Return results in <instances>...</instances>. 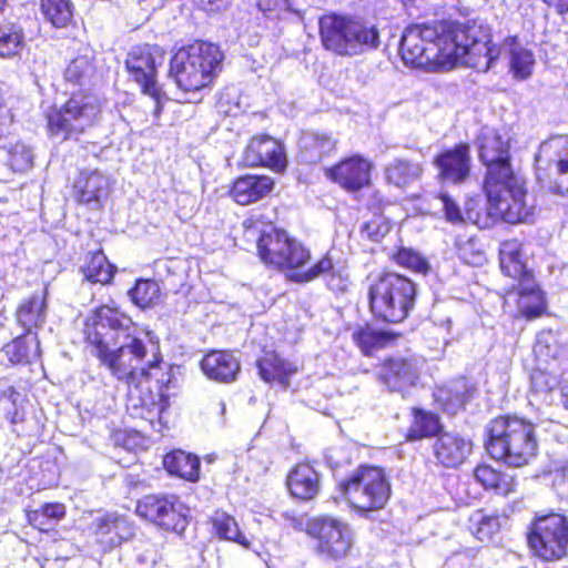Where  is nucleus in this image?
<instances>
[{
	"mask_svg": "<svg viewBox=\"0 0 568 568\" xmlns=\"http://www.w3.org/2000/svg\"><path fill=\"white\" fill-rule=\"evenodd\" d=\"M470 529L474 536L480 541L490 540L499 531V518L487 516L483 510H477L470 516Z\"/></svg>",
	"mask_w": 568,
	"mask_h": 568,
	"instance_id": "obj_48",
	"label": "nucleus"
},
{
	"mask_svg": "<svg viewBox=\"0 0 568 568\" xmlns=\"http://www.w3.org/2000/svg\"><path fill=\"white\" fill-rule=\"evenodd\" d=\"M273 185V180L266 175L241 176L234 181L231 196L237 204L247 205L265 197Z\"/></svg>",
	"mask_w": 568,
	"mask_h": 568,
	"instance_id": "obj_27",
	"label": "nucleus"
},
{
	"mask_svg": "<svg viewBox=\"0 0 568 568\" xmlns=\"http://www.w3.org/2000/svg\"><path fill=\"white\" fill-rule=\"evenodd\" d=\"M17 321L28 333L41 327L47 318V305L43 296L33 295L24 300L17 310Z\"/></svg>",
	"mask_w": 568,
	"mask_h": 568,
	"instance_id": "obj_35",
	"label": "nucleus"
},
{
	"mask_svg": "<svg viewBox=\"0 0 568 568\" xmlns=\"http://www.w3.org/2000/svg\"><path fill=\"white\" fill-rule=\"evenodd\" d=\"M82 271L88 281L106 284L111 282L115 267L111 265L105 255L99 251L90 255Z\"/></svg>",
	"mask_w": 568,
	"mask_h": 568,
	"instance_id": "obj_41",
	"label": "nucleus"
},
{
	"mask_svg": "<svg viewBox=\"0 0 568 568\" xmlns=\"http://www.w3.org/2000/svg\"><path fill=\"white\" fill-rule=\"evenodd\" d=\"M372 163L355 154L326 171V176L347 191H358L369 184Z\"/></svg>",
	"mask_w": 568,
	"mask_h": 568,
	"instance_id": "obj_20",
	"label": "nucleus"
},
{
	"mask_svg": "<svg viewBox=\"0 0 568 568\" xmlns=\"http://www.w3.org/2000/svg\"><path fill=\"white\" fill-rule=\"evenodd\" d=\"M364 230L372 240L378 241L389 231V226L388 224L382 222L379 219H376L367 222L364 226Z\"/></svg>",
	"mask_w": 568,
	"mask_h": 568,
	"instance_id": "obj_56",
	"label": "nucleus"
},
{
	"mask_svg": "<svg viewBox=\"0 0 568 568\" xmlns=\"http://www.w3.org/2000/svg\"><path fill=\"white\" fill-rule=\"evenodd\" d=\"M321 42L327 51L339 57L363 54L379 45V32L363 18L328 13L320 18Z\"/></svg>",
	"mask_w": 568,
	"mask_h": 568,
	"instance_id": "obj_4",
	"label": "nucleus"
},
{
	"mask_svg": "<svg viewBox=\"0 0 568 568\" xmlns=\"http://www.w3.org/2000/svg\"><path fill=\"white\" fill-rule=\"evenodd\" d=\"M548 6L556 8L557 12L565 14L568 12V0H544Z\"/></svg>",
	"mask_w": 568,
	"mask_h": 568,
	"instance_id": "obj_58",
	"label": "nucleus"
},
{
	"mask_svg": "<svg viewBox=\"0 0 568 568\" xmlns=\"http://www.w3.org/2000/svg\"><path fill=\"white\" fill-rule=\"evenodd\" d=\"M287 236L285 231L270 227L263 231L257 239V252L262 262L278 270L280 263H284L283 250H287Z\"/></svg>",
	"mask_w": 568,
	"mask_h": 568,
	"instance_id": "obj_30",
	"label": "nucleus"
},
{
	"mask_svg": "<svg viewBox=\"0 0 568 568\" xmlns=\"http://www.w3.org/2000/svg\"><path fill=\"white\" fill-rule=\"evenodd\" d=\"M132 302L142 307H150L160 300V287L155 281L139 280L133 288L129 291Z\"/></svg>",
	"mask_w": 568,
	"mask_h": 568,
	"instance_id": "obj_46",
	"label": "nucleus"
},
{
	"mask_svg": "<svg viewBox=\"0 0 568 568\" xmlns=\"http://www.w3.org/2000/svg\"><path fill=\"white\" fill-rule=\"evenodd\" d=\"M165 60V51L159 45H135L128 53L125 65L131 78L141 87L142 93L154 102V115L162 111L164 94L156 81L158 67Z\"/></svg>",
	"mask_w": 568,
	"mask_h": 568,
	"instance_id": "obj_12",
	"label": "nucleus"
},
{
	"mask_svg": "<svg viewBox=\"0 0 568 568\" xmlns=\"http://www.w3.org/2000/svg\"><path fill=\"white\" fill-rule=\"evenodd\" d=\"M479 159L487 166L485 182L514 173L509 163V138L491 126H483L477 138Z\"/></svg>",
	"mask_w": 568,
	"mask_h": 568,
	"instance_id": "obj_17",
	"label": "nucleus"
},
{
	"mask_svg": "<svg viewBox=\"0 0 568 568\" xmlns=\"http://www.w3.org/2000/svg\"><path fill=\"white\" fill-rule=\"evenodd\" d=\"M399 52L405 64L427 71H444L463 63L488 71L501 50L491 42L490 28L476 21L414 24L405 29Z\"/></svg>",
	"mask_w": 568,
	"mask_h": 568,
	"instance_id": "obj_1",
	"label": "nucleus"
},
{
	"mask_svg": "<svg viewBox=\"0 0 568 568\" xmlns=\"http://www.w3.org/2000/svg\"><path fill=\"white\" fill-rule=\"evenodd\" d=\"M537 170H548L556 176L552 191L561 196L568 195V135L551 136L542 142L535 156Z\"/></svg>",
	"mask_w": 568,
	"mask_h": 568,
	"instance_id": "obj_18",
	"label": "nucleus"
},
{
	"mask_svg": "<svg viewBox=\"0 0 568 568\" xmlns=\"http://www.w3.org/2000/svg\"><path fill=\"white\" fill-rule=\"evenodd\" d=\"M92 69L90 59L87 55H80L73 59L65 69L64 78L68 82L81 83Z\"/></svg>",
	"mask_w": 568,
	"mask_h": 568,
	"instance_id": "obj_53",
	"label": "nucleus"
},
{
	"mask_svg": "<svg viewBox=\"0 0 568 568\" xmlns=\"http://www.w3.org/2000/svg\"><path fill=\"white\" fill-rule=\"evenodd\" d=\"M284 263L278 270L285 271L286 276L297 283H307L323 277L327 287L333 292H345L349 284L347 268L339 262H334L326 254L311 267H306L311 260L310 251L300 242L287 236V250H283Z\"/></svg>",
	"mask_w": 568,
	"mask_h": 568,
	"instance_id": "obj_6",
	"label": "nucleus"
},
{
	"mask_svg": "<svg viewBox=\"0 0 568 568\" xmlns=\"http://www.w3.org/2000/svg\"><path fill=\"white\" fill-rule=\"evenodd\" d=\"M455 386H457L460 390H462V389H465V386H462V388H460L457 384H455V385H454V387H455Z\"/></svg>",
	"mask_w": 568,
	"mask_h": 568,
	"instance_id": "obj_64",
	"label": "nucleus"
},
{
	"mask_svg": "<svg viewBox=\"0 0 568 568\" xmlns=\"http://www.w3.org/2000/svg\"><path fill=\"white\" fill-rule=\"evenodd\" d=\"M194 4L207 12H219L225 9L229 0H193Z\"/></svg>",
	"mask_w": 568,
	"mask_h": 568,
	"instance_id": "obj_57",
	"label": "nucleus"
},
{
	"mask_svg": "<svg viewBox=\"0 0 568 568\" xmlns=\"http://www.w3.org/2000/svg\"><path fill=\"white\" fill-rule=\"evenodd\" d=\"M423 168L418 162L405 159H395L385 169V176L388 183L397 187H405L422 176Z\"/></svg>",
	"mask_w": 568,
	"mask_h": 568,
	"instance_id": "obj_36",
	"label": "nucleus"
},
{
	"mask_svg": "<svg viewBox=\"0 0 568 568\" xmlns=\"http://www.w3.org/2000/svg\"><path fill=\"white\" fill-rule=\"evenodd\" d=\"M474 476L485 489H491L498 495L508 496L515 491L516 483L514 477L499 473L488 465L477 466Z\"/></svg>",
	"mask_w": 568,
	"mask_h": 568,
	"instance_id": "obj_38",
	"label": "nucleus"
},
{
	"mask_svg": "<svg viewBox=\"0 0 568 568\" xmlns=\"http://www.w3.org/2000/svg\"><path fill=\"white\" fill-rule=\"evenodd\" d=\"M415 284L397 273H384L371 285L369 307L373 315L382 321L399 323L414 306Z\"/></svg>",
	"mask_w": 568,
	"mask_h": 568,
	"instance_id": "obj_7",
	"label": "nucleus"
},
{
	"mask_svg": "<svg viewBox=\"0 0 568 568\" xmlns=\"http://www.w3.org/2000/svg\"><path fill=\"white\" fill-rule=\"evenodd\" d=\"M146 376L128 385L126 412L133 418L148 422L152 429L162 432L164 427L163 414L169 407V398L162 393H154L150 388V378Z\"/></svg>",
	"mask_w": 568,
	"mask_h": 568,
	"instance_id": "obj_16",
	"label": "nucleus"
},
{
	"mask_svg": "<svg viewBox=\"0 0 568 568\" xmlns=\"http://www.w3.org/2000/svg\"><path fill=\"white\" fill-rule=\"evenodd\" d=\"M19 393L14 387L10 386L0 393V403L3 409L7 410L6 417L11 424H17L23 419L22 414L17 408V399Z\"/></svg>",
	"mask_w": 568,
	"mask_h": 568,
	"instance_id": "obj_52",
	"label": "nucleus"
},
{
	"mask_svg": "<svg viewBox=\"0 0 568 568\" xmlns=\"http://www.w3.org/2000/svg\"><path fill=\"white\" fill-rule=\"evenodd\" d=\"M504 49L509 54L510 71L518 80L528 79L535 67V55L532 51L523 45L516 36L507 37L504 40Z\"/></svg>",
	"mask_w": 568,
	"mask_h": 568,
	"instance_id": "obj_31",
	"label": "nucleus"
},
{
	"mask_svg": "<svg viewBox=\"0 0 568 568\" xmlns=\"http://www.w3.org/2000/svg\"><path fill=\"white\" fill-rule=\"evenodd\" d=\"M260 8H261L262 10H264V11H265V10H271V8H270L268 6H264V4H263V2H260Z\"/></svg>",
	"mask_w": 568,
	"mask_h": 568,
	"instance_id": "obj_61",
	"label": "nucleus"
},
{
	"mask_svg": "<svg viewBox=\"0 0 568 568\" xmlns=\"http://www.w3.org/2000/svg\"><path fill=\"white\" fill-rule=\"evenodd\" d=\"M528 542L544 560L562 558L568 547V520L559 514L539 517L532 524Z\"/></svg>",
	"mask_w": 568,
	"mask_h": 568,
	"instance_id": "obj_13",
	"label": "nucleus"
},
{
	"mask_svg": "<svg viewBox=\"0 0 568 568\" xmlns=\"http://www.w3.org/2000/svg\"><path fill=\"white\" fill-rule=\"evenodd\" d=\"M224 55L219 45L195 41L179 49L170 61V77L183 91L207 87L221 72Z\"/></svg>",
	"mask_w": 568,
	"mask_h": 568,
	"instance_id": "obj_5",
	"label": "nucleus"
},
{
	"mask_svg": "<svg viewBox=\"0 0 568 568\" xmlns=\"http://www.w3.org/2000/svg\"><path fill=\"white\" fill-rule=\"evenodd\" d=\"M210 521L219 539L236 542L246 549L251 547L248 538L240 530L235 518L227 513L216 510Z\"/></svg>",
	"mask_w": 568,
	"mask_h": 568,
	"instance_id": "obj_37",
	"label": "nucleus"
},
{
	"mask_svg": "<svg viewBox=\"0 0 568 568\" xmlns=\"http://www.w3.org/2000/svg\"><path fill=\"white\" fill-rule=\"evenodd\" d=\"M22 29L16 24L0 26V57H13L22 49Z\"/></svg>",
	"mask_w": 568,
	"mask_h": 568,
	"instance_id": "obj_47",
	"label": "nucleus"
},
{
	"mask_svg": "<svg viewBox=\"0 0 568 568\" xmlns=\"http://www.w3.org/2000/svg\"><path fill=\"white\" fill-rule=\"evenodd\" d=\"M135 326L130 317L119 310L103 305L94 315V332L88 336L95 348V356L111 374L126 385L152 376L161 364L156 343L151 342L149 351L135 335Z\"/></svg>",
	"mask_w": 568,
	"mask_h": 568,
	"instance_id": "obj_2",
	"label": "nucleus"
},
{
	"mask_svg": "<svg viewBox=\"0 0 568 568\" xmlns=\"http://www.w3.org/2000/svg\"><path fill=\"white\" fill-rule=\"evenodd\" d=\"M561 369L559 365H541L536 363V367L530 374L531 390L541 394L552 390L559 384Z\"/></svg>",
	"mask_w": 568,
	"mask_h": 568,
	"instance_id": "obj_42",
	"label": "nucleus"
},
{
	"mask_svg": "<svg viewBox=\"0 0 568 568\" xmlns=\"http://www.w3.org/2000/svg\"><path fill=\"white\" fill-rule=\"evenodd\" d=\"M3 478H4V473H3V470L0 468V484L2 483Z\"/></svg>",
	"mask_w": 568,
	"mask_h": 568,
	"instance_id": "obj_62",
	"label": "nucleus"
},
{
	"mask_svg": "<svg viewBox=\"0 0 568 568\" xmlns=\"http://www.w3.org/2000/svg\"><path fill=\"white\" fill-rule=\"evenodd\" d=\"M136 514L161 527L182 534L189 524V508L175 495H146L136 504Z\"/></svg>",
	"mask_w": 568,
	"mask_h": 568,
	"instance_id": "obj_15",
	"label": "nucleus"
},
{
	"mask_svg": "<svg viewBox=\"0 0 568 568\" xmlns=\"http://www.w3.org/2000/svg\"><path fill=\"white\" fill-rule=\"evenodd\" d=\"M4 3L6 1L4 0H0V11L2 10V8L4 7Z\"/></svg>",
	"mask_w": 568,
	"mask_h": 568,
	"instance_id": "obj_63",
	"label": "nucleus"
},
{
	"mask_svg": "<svg viewBox=\"0 0 568 568\" xmlns=\"http://www.w3.org/2000/svg\"><path fill=\"white\" fill-rule=\"evenodd\" d=\"M435 398L444 409L455 414L456 410L463 407L466 400V393L457 386L454 387V390L440 387L436 390Z\"/></svg>",
	"mask_w": 568,
	"mask_h": 568,
	"instance_id": "obj_50",
	"label": "nucleus"
},
{
	"mask_svg": "<svg viewBox=\"0 0 568 568\" xmlns=\"http://www.w3.org/2000/svg\"><path fill=\"white\" fill-rule=\"evenodd\" d=\"M562 403L568 408V386L562 389Z\"/></svg>",
	"mask_w": 568,
	"mask_h": 568,
	"instance_id": "obj_60",
	"label": "nucleus"
},
{
	"mask_svg": "<svg viewBox=\"0 0 568 568\" xmlns=\"http://www.w3.org/2000/svg\"><path fill=\"white\" fill-rule=\"evenodd\" d=\"M488 200V214L507 223L532 222L535 205L527 201L524 183L514 173L495 180L490 178L484 183Z\"/></svg>",
	"mask_w": 568,
	"mask_h": 568,
	"instance_id": "obj_8",
	"label": "nucleus"
},
{
	"mask_svg": "<svg viewBox=\"0 0 568 568\" xmlns=\"http://www.w3.org/2000/svg\"><path fill=\"white\" fill-rule=\"evenodd\" d=\"M568 336L554 331H541L534 345L536 363L541 365H559L566 359Z\"/></svg>",
	"mask_w": 568,
	"mask_h": 568,
	"instance_id": "obj_26",
	"label": "nucleus"
},
{
	"mask_svg": "<svg viewBox=\"0 0 568 568\" xmlns=\"http://www.w3.org/2000/svg\"><path fill=\"white\" fill-rule=\"evenodd\" d=\"M164 468L171 474L189 481L200 477V460L196 456L182 450H174L163 458Z\"/></svg>",
	"mask_w": 568,
	"mask_h": 568,
	"instance_id": "obj_34",
	"label": "nucleus"
},
{
	"mask_svg": "<svg viewBox=\"0 0 568 568\" xmlns=\"http://www.w3.org/2000/svg\"><path fill=\"white\" fill-rule=\"evenodd\" d=\"M7 149L8 165L14 172H26L33 164V153L30 146L23 142L17 141L10 143Z\"/></svg>",
	"mask_w": 568,
	"mask_h": 568,
	"instance_id": "obj_49",
	"label": "nucleus"
},
{
	"mask_svg": "<svg viewBox=\"0 0 568 568\" xmlns=\"http://www.w3.org/2000/svg\"><path fill=\"white\" fill-rule=\"evenodd\" d=\"M109 180L98 170H82L73 183V193L78 202L92 209L100 206L106 195Z\"/></svg>",
	"mask_w": 568,
	"mask_h": 568,
	"instance_id": "obj_23",
	"label": "nucleus"
},
{
	"mask_svg": "<svg viewBox=\"0 0 568 568\" xmlns=\"http://www.w3.org/2000/svg\"><path fill=\"white\" fill-rule=\"evenodd\" d=\"M438 199L443 206L445 220L453 225H462L465 217L458 202L447 193H442Z\"/></svg>",
	"mask_w": 568,
	"mask_h": 568,
	"instance_id": "obj_54",
	"label": "nucleus"
},
{
	"mask_svg": "<svg viewBox=\"0 0 568 568\" xmlns=\"http://www.w3.org/2000/svg\"><path fill=\"white\" fill-rule=\"evenodd\" d=\"M393 336L371 325L359 326L353 332V341L365 355L387 346Z\"/></svg>",
	"mask_w": 568,
	"mask_h": 568,
	"instance_id": "obj_39",
	"label": "nucleus"
},
{
	"mask_svg": "<svg viewBox=\"0 0 568 568\" xmlns=\"http://www.w3.org/2000/svg\"><path fill=\"white\" fill-rule=\"evenodd\" d=\"M201 368L212 381L232 383L241 371V363L231 352L212 351L201 361Z\"/></svg>",
	"mask_w": 568,
	"mask_h": 568,
	"instance_id": "obj_25",
	"label": "nucleus"
},
{
	"mask_svg": "<svg viewBox=\"0 0 568 568\" xmlns=\"http://www.w3.org/2000/svg\"><path fill=\"white\" fill-rule=\"evenodd\" d=\"M291 495L301 500L314 498L321 488L320 475L310 464H297L287 475Z\"/></svg>",
	"mask_w": 568,
	"mask_h": 568,
	"instance_id": "obj_28",
	"label": "nucleus"
},
{
	"mask_svg": "<svg viewBox=\"0 0 568 568\" xmlns=\"http://www.w3.org/2000/svg\"><path fill=\"white\" fill-rule=\"evenodd\" d=\"M434 163L443 182L458 184L465 181L470 172V153L467 144H458L438 154Z\"/></svg>",
	"mask_w": 568,
	"mask_h": 568,
	"instance_id": "obj_21",
	"label": "nucleus"
},
{
	"mask_svg": "<svg viewBox=\"0 0 568 568\" xmlns=\"http://www.w3.org/2000/svg\"><path fill=\"white\" fill-rule=\"evenodd\" d=\"M336 141L327 133L303 132L298 141L301 161L314 164L322 161L335 150Z\"/></svg>",
	"mask_w": 568,
	"mask_h": 568,
	"instance_id": "obj_29",
	"label": "nucleus"
},
{
	"mask_svg": "<svg viewBox=\"0 0 568 568\" xmlns=\"http://www.w3.org/2000/svg\"><path fill=\"white\" fill-rule=\"evenodd\" d=\"M307 534L317 540V552L332 560L345 558L354 544L351 526L329 516L313 518L307 524Z\"/></svg>",
	"mask_w": 568,
	"mask_h": 568,
	"instance_id": "obj_14",
	"label": "nucleus"
},
{
	"mask_svg": "<svg viewBox=\"0 0 568 568\" xmlns=\"http://www.w3.org/2000/svg\"><path fill=\"white\" fill-rule=\"evenodd\" d=\"M381 381L392 392H404L415 385L418 378L416 363L406 358H392L386 361L379 371Z\"/></svg>",
	"mask_w": 568,
	"mask_h": 568,
	"instance_id": "obj_24",
	"label": "nucleus"
},
{
	"mask_svg": "<svg viewBox=\"0 0 568 568\" xmlns=\"http://www.w3.org/2000/svg\"><path fill=\"white\" fill-rule=\"evenodd\" d=\"M244 226H245V236L246 237H253L258 232L256 226L254 225V223L251 220L244 221Z\"/></svg>",
	"mask_w": 568,
	"mask_h": 568,
	"instance_id": "obj_59",
	"label": "nucleus"
},
{
	"mask_svg": "<svg viewBox=\"0 0 568 568\" xmlns=\"http://www.w3.org/2000/svg\"><path fill=\"white\" fill-rule=\"evenodd\" d=\"M40 9L44 18L55 28L65 27L73 14L70 0H41Z\"/></svg>",
	"mask_w": 568,
	"mask_h": 568,
	"instance_id": "obj_45",
	"label": "nucleus"
},
{
	"mask_svg": "<svg viewBox=\"0 0 568 568\" xmlns=\"http://www.w3.org/2000/svg\"><path fill=\"white\" fill-rule=\"evenodd\" d=\"M100 111L95 95L73 94L62 108L47 112L48 131L63 140L78 136L97 122Z\"/></svg>",
	"mask_w": 568,
	"mask_h": 568,
	"instance_id": "obj_11",
	"label": "nucleus"
},
{
	"mask_svg": "<svg viewBox=\"0 0 568 568\" xmlns=\"http://www.w3.org/2000/svg\"><path fill=\"white\" fill-rule=\"evenodd\" d=\"M258 374L267 383L278 382L284 387L288 385L287 378L296 372V367L281 358L277 354L270 352L257 361Z\"/></svg>",
	"mask_w": 568,
	"mask_h": 568,
	"instance_id": "obj_33",
	"label": "nucleus"
},
{
	"mask_svg": "<svg viewBox=\"0 0 568 568\" xmlns=\"http://www.w3.org/2000/svg\"><path fill=\"white\" fill-rule=\"evenodd\" d=\"M243 163L247 166H266L280 172L286 166V156L282 144L268 136L261 135L253 138L247 144Z\"/></svg>",
	"mask_w": 568,
	"mask_h": 568,
	"instance_id": "obj_19",
	"label": "nucleus"
},
{
	"mask_svg": "<svg viewBox=\"0 0 568 568\" xmlns=\"http://www.w3.org/2000/svg\"><path fill=\"white\" fill-rule=\"evenodd\" d=\"M325 460L333 470H337L338 468L351 464L352 454L349 449L344 446H335L326 450Z\"/></svg>",
	"mask_w": 568,
	"mask_h": 568,
	"instance_id": "obj_55",
	"label": "nucleus"
},
{
	"mask_svg": "<svg viewBox=\"0 0 568 568\" xmlns=\"http://www.w3.org/2000/svg\"><path fill=\"white\" fill-rule=\"evenodd\" d=\"M433 449L438 464L455 468L470 455L473 443L457 433L445 432L437 437Z\"/></svg>",
	"mask_w": 568,
	"mask_h": 568,
	"instance_id": "obj_22",
	"label": "nucleus"
},
{
	"mask_svg": "<svg viewBox=\"0 0 568 568\" xmlns=\"http://www.w3.org/2000/svg\"><path fill=\"white\" fill-rule=\"evenodd\" d=\"M394 260L397 264L418 273H426L429 267L427 261L418 252L412 248H400L394 255Z\"/></svg>",
	"mask_w": 568,
	"mask_h": 568,
	"instance_id": "obj_51",
	"label": "nucleus"
},
{
	"mask_svg": "<svg viewBox=\"0 0 568 568\" xmlns=\"http://www.w3.org/2000/svg\"><path fill=\"white\" fill-rule=\"evenodd\" d=\"M3 352L13 364L28 363L31 357L38 355L39 341L37 336L30 338L20 336L8 343Z\"/></svg>",
	"mask_w": 568,
	"mask_h": 568,
	"instance_id": "obj_43",
	"label": "nucleus"
},
{
	"mask_svg": "<svg viewBox=\"0 0 568 568\" xmlns=\"http://www.w3.org/2000/svg\"><path fill=\"white\" fill-rule=\"evenodd\" d=\"M339 489L349 505L362 514L384 508L390 496L384 469L375 466H359L339 483Z\"/></svg>",
	"mask_w": 568,
	"mask_h": 568,
	"instance_id": "obj_9",
	"label": "nucleus"
},
{
	"mask_svg": "<svg viewBox=\"0 0 568 568\" xmlns=\"http://www.w3.org/2000/svg\"><path fill=\"white\" fill-rule=\"evenodd\" d=\"M440 429L437 415L414 408V420L408 429V438L417 440L436 435Z\"/></svg>",
	"mask_w": 568,
	"mask_h": 568,
	"instance_id": "obj_44",
	"label": "nucleus"
},
{
	"mask_svg": "<svg viewBox=\"0 0 568 568\" xmlns=\"http://www.w3.org/2000/svg\"><path fill=\"white\" fill-rule=\"evenodd\" d=\"M91 528L94 534L100 537L112 535L109 538V544L112 547L121 545L131 535V527L128 520L115 514H105L98 516L93 519Z\"/></svg>",
	"mask_w": 568,
	"mask_h": 568,
	"instance_id": "obj_32",
	"label": "nucleus"
},
{
	"mask_svg": "<svg viewBox=\"0 0 568 568\" xmlns=\"http://www.w3.org/2000/svg\"><path fill=\"white\" fill-rule=\"evenodd\" d=\"M489 455L511 467L529 464L537 454L535 426L517 416H500L487 427Z\"/></svg>",
	"mask_w": 568,
	"mask_h": 568,
	"instance_id": "obj_3",
	"label": "nucleus"
},
{
	"mask_svg": "<svg viewBox=\"0 0 568 568\" xmlns=\"http://www.w3.org/2000/svg\"><path fill=\"white\" fill-rule=\"evenodd\" d=\"M65 516V506L61 503H48L27 514L29 523L39 530L47 531Z\"/></svg>",
	"mask_w": 568,
	"mask_h": 568,
	"instance_id": "obj_40",
	"label": "nucleus"
},
{
	"mask_svg": "<svg viewBox=\"0 0 568 568\" xmlns=\"http://www.w3.org/2000/svg\"><path fill=\"white\" fill-rule=\"evenodd\" d=\"M499 256L503 273L518 281V304L521 312L528 317L538 316L545 307L544 296L524 261L521 244L516 240L504 242Z\"/></svg>",
	"mask_w": 568,
	"mask_h": 568,
	"instance_id": "obj_10",
	"label": "nucleus"
}]
</instances>
